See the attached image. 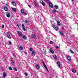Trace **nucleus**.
<instances>
[{
    "label": "nucleus",
    "mask_w": 78,
    "mask_h": 78,
    "mask_svg": "<svg viewBox=\"0 0 78 78\" xmlns=\"http://www.w3.org/2000/svg\"><path fill=\"white\" fill-rule=\"evenodd\" d=\"M52 27L54 29H55V30H56V31L57 30H59V28H58V27L56 26L55 25H52Z\"/></svg>",
    "instance_id": "f257e3e1"
},
{
    "label": "nucleus",
    "mask_w": 78,
    "mask_h": 78,
    "mask_svg": "<svg viewBox=\"0 0 78 78\" xmlns=\"http://www.w3.org/2000/svg\"><path fill=\"white\" fill-rule=\"evenodd\" d=\"M43 62L44 67L45 68L46 70H47V71H48V72H49L48 69V68H47V67L46 65L45 64V63L44 62Z\"/></svg>",
    "instance_id": "f03ea898"
},
{
    "label": "nucleus",
    "mask_w": 78,
    "mask_h": 78,
    "mask_svg": "<svg viewBox=\"0 0 78 78\" xmlns=\"http://www.w3.org/2000/svg\"><path fill=\"white\" fill-rule=\"evenodd\" d=\"M7 37L9 39H11V35L9 34V32H7L6 34Z\"/></svg>",
    "instance_id": "7ed1b4c3"
},
{
    "label": "nucleus",
    "mask_w": 78,
    "mask_h": 78,
    "mask_svg": "<svg viewBox=\"0 0 78 78\" xmlns=\"http://www.w3.org/2000/svg\"><path fill=\"white\" fill-rule=\"evenodd\" d=\"M21 37H22V38L24 39V40H26V39H27V36H25V35H23Z\"/></svg>",
    "instance_id": "20e7f679"
},
{
    "label": "nucleus",
    "mask_w": 78,
    "mask_h": 78,
    "mask_svg": "<svg viewBox=\"0 0 78 78\" xmlns=\"http://www.w3.org/2000/svg\"><path fill=\"white\" fill-rule=\"evenodd\" d=\"M52 12L53 14H56V12L58 13V11H57V10L55 9H53L52 10Z\"/></svg>",
    "instance_id": "39448f33"
},
{
    "label": "nucleus",
    "mask_w": 78,
    "mask_h": 78,
    "mask_svg": "<svg viewBox=\"0 0 78 78\" xmlns=\"http://www.w3.org/2000/svg\"><path fill=\"white\" fill-rule=\"evenodd\" d=\"M6 16L8 18L11 17V14L10 13H7L6 14Z\"/></svg>",
    "instance_id": "423d86ee"
},
{
    "label": "nucleus",
    "mask_w": 78,
    "mask_h": 78,
    "mask_svg": "<svg viewBox=\"0 0 78 78\" xmlns=\"http://www.w3.org/2000/svg\"><path fill=\"white\" fill-rule=\"evenodd\" d=\"M57 26H61V23H60V21H57Z\"/></svg>",
    "instance_id": "0eeeda50"
},
{
    "label": "nucleus",
    "mask_w": 78,
    "mask_h": 78,
    "mask_svg": "<svg viewBox=\"0 0 78 78\" xmlns=\"http://www.w3.org/2000/svg\"><path fill=\"white\" fill-rule=\"evenodd\" d=\"M49 3V5L50 7V8H53V5L51 4V3H50V2H48Z\"/></svg>",
    "instance_id": "6e6552de"
},
{
    "label": "nucleus",
    "mask_w": 78,
    "mask_h": 78,
    "mask_svg": "<svg viewBox=\"0 0 78 78\" xmlns=\"http://www.w3.org/2000/svg\"><path fill=\"white\" fill-rule=\"evenodd\" d=\"M22 27L24 31H26V29H25V25H24V24H22Z\"/></svg>",
    "instance_id": "1a4fd4ad"
},
{
    "label": "nucleus",
    "mask_w": 78,
    "mask_h": 78,
    "mask_svg": "<svg viewBox=\"0 0 78 78\" xmlns=\"http://www.w3.org/2000/svg\"><path fill=\"white\" fill-rule=\"evenodd\" d=\"M6 74L5 73V72L3 73V78H6Z\"/></svg>",
    "instance_id": "9d476101"
},
{
    "label": "nucleus",
    "mask_w": 78,
    "mask_h": 78,
    "mask_svg": "<svg viewBox=\"0 0 78 78\" xmlns=\"http://www.w3.org/2000/svg\"><path fill=\"white\" fill-rule=\"evenodd\" d=\"M4 9L5 11H7L8 10V9L7 7L5 6L4 7Z\"/></svg>",
    "instance_id": "9b49d317"
},
{
    "label": "nucleus",
    "mask_w": 78,
    "mask_h": 78,
    "mask_svg": "<svg viewBox=\"0 0 78 78\" xmlns=\"http://www.w3.org/2000/svg\"><path fill=\"white\" fill-rule=\"evenodd\" d=\"M12 10L13 11L15 12H17V10L15 8H12Z\"/></svg>",
    "instance_id": "f8f14e48"
},
{
    "label": "nucleus",
    "mask_w": 78,
    "mask_h": 78,
    "mask_svg": "<svg viewBox=\"0 0 78 78\" xmlns=\"http://www.w3.org/2000/svg\"><path fill=\"white\" fill-rule=\"evenodd\" d=\"M67 58L68 59V61H70L71 60V59L70 58V57L69 56H67Z\"/></svg>",
    "instance_id": "ddd939ff"
},
{
    "label": "nucleus",
    "mask_w": 78,
    "mask_h": 78,
    "mask_svg": "<svg viewBox=\"0 0 78 78\" xmlns=\"http://www.w3.org/2000/svg\"><path fill=\"white\" fill-rule=\"evenodd\" d=\"M31 37L33 39H34V38H35L36 36L34 34H32L31 35Z\"/></svg>",
    "instance_id": "4468645a"
},
{
    "label": "nucleus",
    "mask_w": 78,
    "mask_h": 78,
    "mask_svg": "<svg viewBox=\"0 0 78 78\" xmlns=\"http://www.w3.org/2000/svg\"><path fill=\"white\" fill-rule=\"evenodd\" d=\"M40 3L42 5H43L44 6L45 5V3L43 1H41Z\"/></svg>",
    "instance_id": "2eb2a0df"
},
{
    "label": "nucleus",
    "mask_w": 78,
    "mask_h": 78,
    "mask_svg": "<svg viewBox=\"0 0 78 78\" xmlns=\"http://www.w3.org/2000/svg\"><path fill=\"white\" fill-rule=\"evenodd\" d=\"M54 7L55 9H59V7H58V5H55Z\"/></svg>",
    "instance_id": "dca6fc26"
},
{
    "label": "nucleus",
    "mask_w": 78,
    "mask_h": 78,
    "mask_svg": "<svg viewBox=\"0 0 78 78\" xmlns=\"http://www.w3.org/2000/svg\"><path fill=\"white\" fill-rule=\"evenodd\" d=\"M18 34H19L20 36L22 37V32L20 31H18Z\"/></svg>",
    "instance_id": "f3484780"
},
{
    "label": "nucleus",
    "mask_w": 78,
    "mask_h": 78,
    "mask_svg": "<svg viewBox=\"0 0 78 78\" xmlns=\"http://www.w3.org/2000/svg\"><path fill=\"white\" fill-rule=\"evenodd\" d=\"M57 63L58 66L59 68H60L61 66V65H60V63H59V61H57Z\"/></svg>",
    "instance_id": "a211bd4d"
},
{
    "label": "nucleus",
    "mask_w": 78,
    "mask_h": 78,
    "mask_svg": "<svg viewBox=\"0 0 78 78\" xmlns=\"http://www.w3.org/2000/svg\"><path fill=\"white\" fill-rule=\"evenodd\" d=\"M59 33L61 35H64V34H63V32L62 31L60 30L59 31Z\"/></svg>",
    "instance_id": "6ab92c4d"
},
{
    "label": "nucleus",
    "mask_w": 78,
    "mask_h": 78,
    "mask_svg": "<svg viewBox=\"0 0 78 78\" xmlns=\"http://www.w3.org/2000/svg\"><path fill=\"white\" fill-rule=\"evenodd\" d=\"M53 57L54 59H57V58H58V57H57V56L55 55H54L53 56Z\"/></svg>",
    "instance_id": "aec40b11"
},
{
    "label": "nucleus",
    "mask_w": 78,
    "mask_h": 78,
    "mask_svg": "<svg viewBox=\"0 0 78 78\" xmlns=\"http://www.w3.org/2000/svg\"><path fill=\"white\" fill-rule=\"evenodd\" d=\"M12 5H14V6H16V5H17L16 3L14 2H12Z\"/></svg>",
    "instance_id": "412c9836"
},
{
    "label": "nucleus",
    "mask_w": 78,
    "mask_h": 78,
    "mask_svg": "<svg viewBox=\"0 0 78 78\" xmlns=\"http://www.w3.org/2000/svg\"><path fill=\"white\" fill-rule=\"evenodd\" d=\"M25 22L26 23V24H28V23L29 22L28 21V20H26L25 21Z\"/></svg>",
    "instance_id": "4be33fe9"
},
{
    "label": "nucleus",
    "mask_w": 78,
    "mask_h": 78,
    "mask_svg": "<svg viewBox=\"0 0 78 78\" xmlns=\"http://www.w3.org/2000/svg\"><path fill=\"white\" fill-rule=\"evenodd\" d=\"M19 49L21 50H23V47H22V46H20L19 47Z\"/></svg>",
    "instance_id": "5701e85b"
},
{
    "label": "nucleus",
    "mask_w": 78,
    "mask_h": 78,
    "mask_svg": "<svg viewBox=\"0 0 78 78\" xmlns=\"http://www.w3.org/2000/svg\"><path fill=\"white\" fill-rule=\"evenodd\" d=\"M21 12L22 14L24 13V10H23V9H22L21 10Z\"/></svg>",
    "instance_id": "b1692460"
},
{
    "label": "nucleus",
    "mask_w": 78,
    "mask_h": 78,
    "mask_svg": "<svg viewBox=\"0 0 78 78\" xmlns=\"http://www.w3.org/2000/svg\"><path fill=\"white\" fill-rule=\"evenodd\" d=\"M36 67H37V69H39L40 68H39V65H36Z\"/></svg>",
    "instance_id": "393cba45"
},
{
    "label": "nucleus",
    "mask_w": 78,
    "mask_h": 78,
    "mask_svg": "<svg viewBox=\"0 0 78 78\" xmlns=\"http://www.w3.org/2000/svg\"><path fill=\"white\" fill-rule=\"evenodd\" d=\"M32 55H35V54L36 53V52L34 51H32Z\"/></svg>",
    "instance_id": "a878e982"
},
{
    "label": "nucleus",
    "mask_w": 78,
    "mask_h": 78,
    "mask_svg": "<svg viewBox=\"0 0 78 78\" xmlns=\"http://www.w3.org/2000/svg\"><path fill=\"white\" fill-rule=\"evenodd\" d=\"M9 69L10 70H12V68L11 66H10L9 67Z\"/></svg>",
    "instance_id": "bb28decb"
},
{
    "label": "nucleus",
    "mask_w": 78,
    "mask_h": 78,
    "mask_svg": "<svg viewBox=\"0 0 78 78\" xmlns=\"http://www.w3.org/2000/svg\"><path fill=\"white\" fill-rule=\"evenodd\" d=\"M72 71L73 73H75L76 72V70L74 69H73Z\"/></svg>",
    "instance_id": "cd10ccee"
},
{
    "label": "nucleus",
    "mask_w": 78,
    "mask_h": 78,
    "mask_svg": "<svg viewBox=\"0 0 78 78\" xmlns=\"http://www.w3.org/2000/svg\"><path fill=\"white\" fill-rule=\"evenodd\" d=\"M70 51L71 53H74V52L71 49L70 50Z\"/></svg>",
    "instance_id": "c85d7f7f"
},
{
    "label": "nucleus",
    "mask_w": 78,
    "mask_h": 78,
    "mask_svg": "<svg viewBox=\"0 0 78 78\" xmlns=\"http://www.w3.org/2000/svg\"><path fill=\"white\" fill-rule=\"evenodd\" d=\"M53 51V49L51 48H50L49 49V51H50V52H52Z\"/></svg>",
    "instance_id": "c756f323"
},
{
    "label": "nucleus",
    "mask_w": 78,
    "mask_h": 78,
    "mask_svg": "<svg viewBox=\"0 0 78 78\" xmlns=\"http://www.w3.org/2000/svg\"><path fill=\"white\" fill-rule=\"evenodd\" d=\"M14 69L16 72H17V68H16V67H14Z\"/></svg>",
    "instance_id": "7c9ffc66"
},
{
    "label": "nucleus",
    "mask_w": 78,
    "mask_h": 78,
    "mask_svg": "<svg viewBox=\"0 0 78 78\" xmlns=\"http://www.w3.org/2000/svg\"><path fill=\"white\" fill-rule=\"evenodd\" d=\"M34 5H37V3H36V2L35 1L34 2Z\"/></svg>",
    "instance_id": "2f4dec72"
},
{
    "label": "nucleus",
    "mask_w": 78,
    "mask_h": 78,
    "mask_svg": "<svg viewBox=\"0 0 78 78\" xmlns=\"http://www.w3.org/2000/svg\"><path fill=\"white\" fill-rule=\"evenodd\" d=\"M29 50H30V51H32L33 50V49L32 48H30V49H29Z\"/></svg>",
    "instance_id": "473e14b6"
},
{
    "label": "nucleus",
    "mask_w": 78,
    "mask_h": 78,
    "mask_svg": "<svg viewBox=\"0 0 78 78\" xmlns=\"http://www.w3.org/2000/svg\"><path fill=\"white\" fill-rule=\"evenodd\" d=\"M51 53H52V54H54V53H55V51L53 50L52 51V52H51Z\"/></svg>",
    "instance_id": "72a5a7b5"
},
{
    "label": "nucleus",
    "mask_w": 78,
    "mask_h": 78,
    "mask_svg": "<svg viewBox=\"0 0 78 78\" xmlns=\"http://www.w3.org/2000/svg\"><path fill=\"white\" fill-rule=\"evenodd\" d=\"M50 43L51 44H53V42L51 41H50Z\"/></svg>",
    "instance_id": "f704fd0d"
},
{
    "label": "nucleus",
    "mask_w": 78,
    "mask_h": 78,
    "mask_svg": "<svg viewBox=\"0 0 78 78\" xmlns=\"http://www.w3.org/2000/svg\"><path fill=\"white\" fill-rule=\"evenodd\" d=\"M9 43L10 45H11V41H9Z\"/></svg>",
    "instance_id": "c9c22d12"
},
{
    "label": "nucleus",
    "mask_w": 78,
    "mask_h": 78,
    "mask_svg": "<svg viewBox=\"0 0 78 78\" xmlns=\"http://www.w3.org/2000/svg\"><path fill=\"white\" fill-rule=\"evenodd\" d=\"M5 27L4 26V25H2V28H4Z\"/></svg>",
    "instance_id": "e433bc0d"
},
{
    "label": "nucleus",
    "mask_w": 78,
    "mask_h": 78,
    "mask_svg": "<svg viewBox=\"0 0 78 78\" xmlns=\"http://www.w3.org/2000/svg\"><path fill=\"white\" fill-rule=\"evenodd\" d=\"M11 64H12V65H14V62H12Z\"/></svg>",
    "instance_id": "4c0bfd02"
},
{
    "label": "nucleus",
    "mask_w": 78,
    "mask_h": 78,
    "mask_svg": "<svg viewBox=\"0 0 78 78\" xmlns=\"http://www.w3.org/2000/svg\"><path fill=\"white\" fill-rule=\"evenodd\" d=\"M46 2H48V0H44Z\"/></svg>",
    "instance_id": "58836bf2"
},
{
    "label": "nucleus",
    "mask_w": 78,
    "mask_h": 78,
    "mask_svg": "<svg viewBox=\"0 0 78 78\" xmlns=\"http://www.w3.org/2000/svg\"><path fill=\"white\" fill-rule=\"evenodd\" d=\"M25 75H26V76H28V73H25Z\"/></svg>",
    "instance_id": "ea45409f"
},
{
    "label": "nucleus",
    "mask_w": 78,
    "mask_h": 78,
    "mask_svg": "<svg viewBox=\"0 0 78 78\" xmlns=\"http://www.w3.org/2000/svg\"><path fill=\"white\" fill-rule=\"evenodd\" d=\"M56 48H59V47L57 46H56Z\"/></svg>",
    "instance_id": "a19ab883"
},
{
    "label": "nucleus",
    "mask_w": 78,
    "mask_h": 78,
    "mask_svg": "<svg viewBox=\"0 0 78 78\" xmlns=\"http://www.w3.org/2000/svg\"><path fill=\"white\" fill-rule=\"evenodd\" d=\"M17 26L18 27V28H19V24H17Z\"/></svg>",
    "instance_id": "79ce46f5"
},
{
    "label": "nucleus",
    "mask_w": 78,
    "mask_h": 78,
    "mask_svg": "<svg viewBox=\"0 0 78 78\" xmlns=\"http://www.w3.org/2000/svg\"><path fill=\"white\" fill-rule=\"evenodd\" d=\"M24 14H25L26 15V16H27V13H25V12H24Z\"/></svg>",
    "instance_id": "37998d69"
},
{
    "label": "nucleus",
    "mask_w": 78,
    "mask_h": 78,
    "mask_svg": "<svg viewBox=\"0 0 78 78\" xmlns=\"http://www.w3.org/2000/svg\"><path fill=\"white\" fill-rule=\"evenodd\" d=\"M28 6H29V8H31V6H30V5H28Z\"/></svg>",
    "instance_id": "c03bdc74"
},
{
    "label": "nucleus",
    "mask_w": 78,
    "mask_h": 78,
    "mask_svg": "<svg viewBox=\"0 0 78 78\" xmlns=\"http://www.w3.org/2000/svg\"><path fill=\"white\" fill-rule=\"evenodd\" d=\"M62 30H64V27H62Z\"/></svg>",
    "instance_id": "a18cd8bd"
},
{
    "label": "nucleus",
    "mask_w": 78,
    "mask_h": 78,
    "mask_svg": "<svg viewBox=\"0 0 78 78\" xmlns=\"http://www.w3.org/2000/svg\"><path fill=\"white\" fill-rule=\"evenodd\" d=\"M13 56L14 57V58H16V56H15V55H13Z\"/></svg>",
    "instance_id": "49530a36"
},
{
    "label": "nucleus",
    "mask_w": 78,
    "mask_h": 78,
    "mask_svg": "<svg viewBox=\"0 0 78 78\" xmlns=\"http://www.w3.org/2000/svg\"><path fill=\"white\" fill-rule=\"evenodd\" d=\"M35 7H36V8H37V6H36V5Z\"/></svg>",
    "instance_id": "de8ad7c7"
},
{
    "label": "nucleus",
    "mask_w": 78,
    "mask_h": 78,
    "mask_svg": "<svg viewBox=\"0 0 78 78\" xmlns=\"http://www.w3.org/2000/svg\"><path fill=\"white\" fill-rule=\"evenodd\" d=\"M71 1H72V2H73V0H71Z\"/></svg>",
    "instance_id": "09e8293b"
},
{
    "label": "nucleus",
    "mask_w": 78,
    "mask_h": 78,
    "mask_svg": "<svg viewBox=\"0 0 78 78\" xmlns=\"http://www.w3.org/2000/svg\"><path fill=\"white\" fill-rule=\"evenodd\" d=\"M16 78H19V77H16Z\"/></svg>",
    "instance_id": "8fccbe9b"
},
{
    "label": "nucleus",
    "mask_w": 78,
    "mask_h": 78,
    "mask_svg": "<svg viewBox=\"0 0 78 78\" xmlns=\"http://www.w3.org/2000/svg\"><path fill=\"white\" fill-rule=\"evenodd\" d=\"M8 5L7 4V5Z\"/></svg>",
    "instance_id": "3c124183"
}]
</instances>
